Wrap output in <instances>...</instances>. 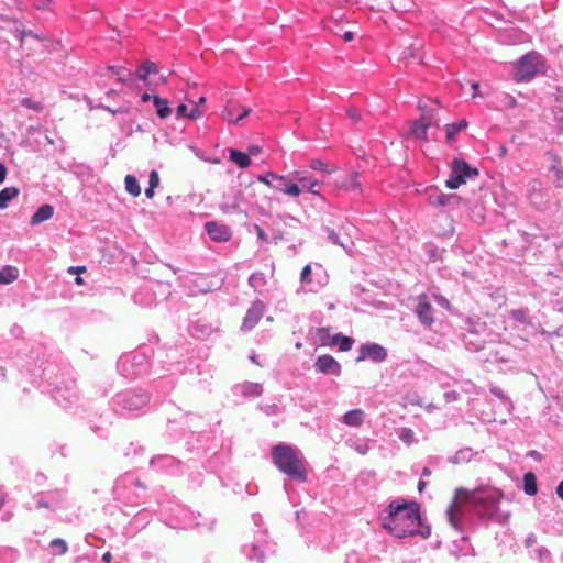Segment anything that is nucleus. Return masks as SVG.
I'll list each match as a JSON object with an SVG mask.
<instances>
[{"instance_id":"19","label":"nucleus","mask_w":563,"mask_h":563,"mask_svg":"<svg viewBox=\"0 0 563 563\" xmlns=\"http://www.w3.org/2000/svg\"><path fill=\"white\" fill-rule=\"evenodd\" d=\"M264 310L265 305L262 300L253 301L252 305L246 310V313L243 318L241 330L243 332H249L253 330L262 319Z\"/></svg>"},{"instance_id":"37","label":"nucleus","mask_w":563,"mask_h":563,"mask_svg":"<svg viewBox=\"0 0 563 563\" xmlns=\"http://www.w3.org/2000/svg\"><path fill=\"white\" fill-rule=\"evenodd\" d=\"M153 104L156 110V114L161 119H166L170 115L172 109L167 99L161 98L159 96L153 97Z\"/></svg>"},{"instance_id":"31","label":"nucleus","mask_w":563,"mask_h":563,"mask_svg":"<svg viewBox=\"0 0 563 563\" xmlns=\"http://www.w3.org/2000/svg\"><path fill=\"white\" fill-rule=\"evenodd\" d=\"M522 489L526 495L534 496L538 493L537 476L532 472H527L522 477Z\"/></svg>"},{"instance_id":"40","label":"nucleus","mask_w":563,"mask_h":563,"mask_svg":"<svg viewBox=\"0 0 563 563\" xmlns=\"http://www.w3.org/2000/svg\"><path fill=\"white\" fill-rule=\"evenodd\" d=\"M108 70L118 77L120 82H130L134 79V73L124 66L112 65L108 66Z\"/></svg>"},{"instance_id":"27","label":"nucleus","mask_w":563,"mask_h":563,"mask_svg":"<svg viewBox=\"0 0 563 563\" xmlns=\"http://www.w3.org/2000/svg\"><path fill=\"white\" fill-rule=\"evenodd\" d=\"M365 418V412L357 408L349 410L344 413L342 418V422L350 427H360L363 424Z\"/></svg>"},{"instance_id":"1","label":"nucleus","mask_w":563,"mask_h":563,"mask_svg":"<svg viewBox=\"0 0 563 563\" xmlns=\"http://www.w3.org/2000/svg\"><path fill=\"white\" fill-rule=\"evenodd\" d=\"M461 496L472 505L482 521H492L499 525H507L509 522L510 511H501L499 509V501L503 497V493L499 489L489 486H481L474 490L457 488L446 509L448 521L456 531H465L464 515L457 506V499Z\"/></svg>"},{"instance_id":"41","label":"nucleus","mask_w":563,"mask_h":563,"mask_svg":"<svg viewBox=\"0 0 563 563\" xmlns=\"http://www.w3.org/2000/svg\"><path fill=\"white\" fill-rule=\"evenodd\" d=\"M19 188L16 187H5L0 190V210H3L8 207V205L19 196Z\"/></svg>"},{"instance_id":"30","label":"nucleus","mask_w":563,"mask_h":563,"mask_svg":"<svg viewBox=\"0 0 563 563\" xmlns=\"http://www.w3.org/2000/svg\"><path fill=\"white\" fill-rule=\"evenodd\" d=\"M158 73V67L154 62L146 60L141 66L137 67L134 73V78L139 80L146 81L150 75H154Z\"/></svg>"},{"instance_id":"42","label":"nucleus","mask_w":563,"mask_h":563,"mask_svg":"<svg viewBox=\"0 0 563 563\" xmlns=\"http://www.w3.org/2000/svg\"><path fill=\"white\" fill-rule=\"evenodd\" d=\"M342 186L350 191H362V185L360 181V174L357 172H351L349 173L343 183Z\"/></svg>"},{"instance_id":"63","label":"nucleus","mask_w":563,"mask_h":563,"mask_svg":"<svg viewBox=\"0 0 563 563\" xmlns=\"http://www.w3.org/2000/svg\"><path fill=\"white\" fill-rule=\"evenodd\" d=\"M311 266L310 265H306L303 266L301 273H300V282L302 284H310L311 283Z\"/></svg>"},{"instance_id":"61","label":"nucleus","mask_w":563,"mask_h":563,"mask_svg":"<svg viewBox=\"0 0 563 563\" xmlns=\"http://www.w3.org/2000/svg\"><path fill=\"white\" fill-rule=\"evenodd\" d=\"M310 168L313 170H320L323 173H329L328 164L322 159L316 158L310 162Z\"/></svg>"},{"instance_id":"44","label":"nucleus","mask_w":563,"mask_h":563,"mask_svg":"<svg viewBox=\"0 0 563 563\" xmlns=\"http://www.w3.org/2000/svg\"><path fill=\"white\" fill-rule=\"evenodd\" d=\"M298 184L302 191L310 192L312 195L319 196L320 194L314 190V187L320 185V181L312 178L311 176H302L298 178Z\"/></svg>"},{"instance_id":"6","label":"nucleus","mask_w":563,"mask_h":563,"mask_svg":"<svg viewBox=\"0 0 563 563\" xmlns=\"http://www.w3.org/2000/svg\"><path fill=\"white\" fill-rule=\"evenodd\" d=\"M150 402V395L142 389H126L115 394L111 401L112 410L122 417H134L142 412Z\"/></svg>"},{"instance_id":"64","label":"nucleus","mask_w":563,"mask_h":563,"mask_svg":"<svg viewBox=\"0 0 563 563\" xmlns=\"http://www.w3.org/2000/svg\"><path fill=\"white\" fill-rule=\"evenodd\" d=\"M344 563H361V554L357 551H351L346 554Z\"/></svg>"},{"instance_id":"34","label":"nucleus","mask_w":563,"mask_h":563,"mask_svg":"<svg viewBox=\"0 0 563 563\" xmlns=\"http://www.w3.org/2000/svg\"><path fill=\"white\" fill-rule=\"evenodd\" d=\"M468 125L465 119L445 125V137L448 142L455 140V136Z\"/></svg>"},{"instance_id":"52","label":"nucleus","mask_w":563,"mask_h":563,"mask_svg":"<svg viewBox=\"0 0 563 563\" xmlns=\"http://www.w3.org/2000/svg\"><path fill=\"white\" fill-rule=\"evenodd\" d=\"M533 558L540 563H553V556L550 550L543 545L533 550Z\"/></svg>"},{"instance_id":"35","label":"nucleus","mask_w":563,"mask_h":563,"mask_svg":"<svg viewBox=\"0 0 563 563\" xmlns=\"http://www.w3.org/2000/svg\"><path fill=\"white\" fill-rule=\"evenodd\" d=\"M258 181L266 184L277 190H279L284 185V176L277 175L273 172H267L266 174L258 175Z\"/></svg>"},{"instance_id":"13","label":"nucleus","mask_w":563,"mask_h":563,"mask_svg":"<svg viewBox=\"0 0 563 563\" xmlns=\"http://www.w3.org/2000/svg\"><path fill=\"white\" fill-rule=\"evenodd\" d=\"M242 553L249 559L263 563L266 554L276 553V543L266 538V531H261L250 544L242 545Z\"/></svg>"},{"instance_id":"53","label":"nucleus","mask_w":563,"mask_h":563,"mask_svg":"<svg viewBox=\"0 0 563 563\" xmlns=\"http://www.w3.org/2000/svg\"><path fill=\"white\" fill-rule=\"evenodd\" d=\"M283 183L284 185L280 186L282 188L279 189V191H283L292 197H298L301 194V188L298 183H290L285 176Z\"/></svg>"},{"instance_id":"14","label":"nucleus","mask_w":563,"mask_h":563,"mask_svg":"<svg viewBox=\"0 0 563 563\" xmlns=\"http://www.w3.org/2000/svg\"><path fill=\"white\" fill-rule=\"evenodd\" d=\"M36 509L46 508L52 511L63 508L66 500V493L62 489L38 492L33 495Z\"/></svg>"},{"instance_id":"17","label":"nucleus","mask_w":563,"mask_h":563,"mask_svg":"<svg viewBox=\"0 0 563 563\" xmlns=\"http://www.w3.org/2000/svg\"><path fill=\"white\" fill-rule=\"evenodd\" d=\"M427 194L429 205L435 208L446 207L449 209H456L462 202H464V199L461 196L456 194H443L433 187H430Z\"/></svg>"},{"instance_id":"56","label":"nucleus","mask_w":563,"mask_h":563,"mask_svg":"<svg viewBox=\"0 0 563 563\" xmlns=\"http://www.w3.org/2000/svg\"><path fill=\"white\" fill-rule=\"evenodd\" d=\"M49 548L59 555H63L68 551L67 542L60 538L53 539L49 543Z\"/></svg>"},{"instance_id":"7","label":"nucleus","mask_w":563,"mask_h":563,"mask_svg":"<svg viewBox=\"0 0 563 563\" xmlns=\"http://www.w3.org/2000/svg\"><path fill=\"white\" fill-rule=\"evenodd\" d=\"M147 490V486L135 474L125 473L120 476L112 488L113 498L123 505H139Z\"/></svg>"},{"instance_id":"46","label":"nucleus","mask_w":563,"mask_h":563,"mask_svg":"<svg viewBox=\"0 0 563 563\" xmlns=\"http://www.w3.org/2000/svg\"><path fill=\"white\" fill-rule=\"evenodd\" d=\"M510 319L519 322L523 325L531 324V318L529 316V310L527 308L512 309L509 312Z\"/></svg>"},{"instance_id":"55","label":"nucleus","mask_w":563,"mask_h":563,"mask_svg":"<svg viewBox=\"0 0 563 563\" xmlns=\"http://www.w3.org/2000/svg\"><path fill=\"white\" fill-rule=\"evenodd\" d=\"M88 428L91 432H93L97 437L101 439H106L109 434L108 427L104 426L103 423L99 424L95 421H89Z\"/></svg>"},{"instance_id":"62","label":"nucleus","mask_w":563,"mask_h":563,"mask_svg":"<svg viewBox=\"0 0 563 563\" xmlns=\"http://www.w3.org/2000/svg\"><path fill=\"white\" fill-rule=\"evenodd\" d=\"M188 481L192 488L200 487L202 485V473H200V472L191 473L188 477Z\"/></svg>"},{"instance_id":"43","label":"nucleus","mask_w":563,"mask_h":563,"mask_svg":"<svg viewBox=\"0 0 563 563\" xmlns=\"http://www.w3.org/2000/svg\"><path fill=\"white\" fill-rule=\"evenodd\" d=\"M19 277V269L12 265H5L0 271V285H8Z\"/></svg>"},{"instance_id":"50","label":"nucleus","mask_w":563,"mask_h":563,"mask_svg":"<svg viewBox=\"0 0 563 563\" xmlns=\"http://www.w3.org/2000/svg\"><path fill=\"white\" fill-rule=\"evenodd\" d=\"M330 327H322L316 330V336L320 345L332 346V335L330 334Z\"/></svg>"},{"instance_id":"36","label":"nucleus","mask_w":563,"mask_h":563,"mask_svg":"<svg viewBox=\"0 0 563 563\" xmlns=\"http://www.w3.org/2000/svg\"><path fill=\"white\" fill-rule=\"evenodd\" d=\"M229 158L236 164L240 168H247L252 161L246 152H241L235 148H231L229 152Z\"/></svg>"},{"instance_id":"59","label":"nucleus","mask_w":563,"mask_h":563,"mask_svg":"<svg viewBox=\"0 0 563 563\" xmlns=\"http://www.w3.org/2000/svg\"><path fill=\"white\" fill-rule=\"evenodd\" d=\"M32 3L38 11H53V0H32Z\"/></svg>"},{"instance_id":"20","label":"nucleus","mask_w":563,"mask_h":563,"mask_svg":"<svg viewBox=\"0 0 563 563\" xmlns=\"http://www.w3.org/2000/svg\"><path fill=\"white\" fill-rule=\"evenodd\" d=\"M313 367L317 373L324 375L340 376L342 372L341 364L330 354H323L316 358Z\"/></svg>"},{"instance_id":"22","label":"nucleus","mask_w":563,"mask_h":563,"mask_svg":"<svg viewBox=\"0 0 563 563\" xmlns=\"http://www.w3.org/2000/svg\"><path fill=\"white\" fill-rule=\"evenodd\" d=\"M433 311L434 309L427 300V296L421 295L415 308V313L423 327L431 328L434 323Z\"/></svg>"},{"instance_id":"29","label":"nucleus","mask_w":563,"mask_h":563,"mask_svg":"<svg viewBox=\"0 0 563 563\" xmlns=\"http://www.w3.org/2000/svg\"><path fill=\"white\" fill-rule=\"evenodd\" d=\"M241 200L242 196L240 192H238L231 200H224L223 202H221L219 205V209L225 214H231L235 212L242 213L243 210L240 208Z\"/></svg>"},{"instance_id":"24","label":"nucleus","mask_w":563,"mask_h":563,"mask_svg":"<svg viewBox=\"0 0 563 563\" xmlns=\"http://www.w3.org/2000/svg\"><path fill=\"white\" fill-rule=\"evenodd\" d=\"M236 109L238 106L235 103L228 102L224 109L222 110L221 117L229 123H238L242 119L246 118L251 112L249 108H243L241 113L235 114Z\"/></svg>"},{"instance_id":"38","label":"nucleus","mask_w":563,"mask_h":563,"mask_svg":"<svg viewBox=\"0 0 563 563\" xmlns=\"http://www.w3.org/2000/svg\"><path fill=\"white\" fill-rule=\"evenodd\" d=\"M236 388L245 397H258L263 394V386L258 383L246 382L236 386Z\"/></svg>"},{"instance_id":"15","label":"nucleus","mask_w":563,"mask_h":563,"mask_svg":"<svg viewBox=\"0 0 563 563\" xmlns=\"http://www.w3.org/2000/svg\"><path fill=\"white\" fill-rule=\"evenodd\" d=\"M388 357L387 349L376 342L362 343L357 349L356 363L371 361L375 364L384 363Z\"/></svg>"},{"instance_id":"23","label":"nucleus","mask_w":563,"mask_h":563,"mask_svg":"<svg viewBox=\"0 0 563 563\" xmlns=\"http://www.w3.org/2000/svg\"><path fill=\"white\" fill-rule=\"evenodd\" d=\"M449 553L456 559L466 555H475L474 548L466 536H462L460 539L454 540L450 545Z\"/></svg>"},{"instance_id":"16","label":"nucleus","mask_w":563,"mask_h":563,"mask_svg":"<svg viewBox=\"0 0 563 563\" xmlns=\"http://www.w3.org/2000/svg\"><path fill=\"white\" fill-rule=\"evenodd\" d=\"M150 466L156 472L177 475L181 473L183 462L169 454H158L150 460Z\"/></svg>"},{"instance_id":"9","label":"nucleus","mask_w":563,"mask_h":563,"mask_svg":"<svg viewBox=\"0 0 563 563\" xmlns=\"http://www.w3.org/2000/svg\"><path fill=\"white\" fill-rule=\"evenodd\" d=\"M514 77L518 82H528L539 74H545L547 60L543 55L532 51L517 59Z\"/></svg>"},{"instance_id":"32","label":"nucleus","mask_w":563,"mask_h":563,"mask_svg":"<svg viewBox=\"0 0 563 563\" xmlns=\"http://www.w3.org/2000/svg\"><path fill=\"white\" fill-rule=\"evenodd\" d=\"M325 232L328 234V239L333 243V244H336V245H340L341 247H343L347 253H351L352 252V246H353V242L350 238H345V239H341V236L339 235V233H336L333 229L331 228H325Z\"/></svg>"},{"instance_id":"5","label":"nucleus","mask_w":563,"mask_h":563,"mask_svg":"<svg viewBox=\"0 0 563 563\" xmlns=\"http://www.w3.org/2000/svg\"><path fill=\"white\" fill-rule=\"evenodd\" d=\"M460 331V339L464 347L472 353L484 351L489 344L496 343L500 339V334L478 316H464Z\"/></svg>"},{"instance_id":"57","label":"nucleus","mask_w":563,"mask_h":563,"mask_svg":"<svg viewBox=\"0 0 563 563\" xmlns=\"http://www.w3.org/2000/svg\"><path fill=\"white\" fill-rule=\"evenodd\" d=\"M398 438L406 444L417 442L416 434L411 428H401L398 432Z\"/></svg>"},{"instance_id":"28","label":"nucleus","mask_w":563,"mask_h":563,"mask_svg":"<svg viewBox=\"0 0 563 563\" xmlns=\"http://www.w3.org/2000/svg\"><path fill=\"white\" fill-rule=\"evenodd\" d=\"M476 455V452L470 448L465 446L455 452L454 455L450 456L448 462L454 465L467 463L472 461V459Z\"/></svg>"},{"instance_id":"33","label":"nucleus","mask_w":563,"mask_h":563,"mask_svg":"<svg viewBox=\"0 0 563 563\" xmlns=\"http://www.w3.org/2000/svg\"><path fill=\"white\" fill-rule=\"evenodd\" d=\"M354 342L352 336L344 335L341 332L332 335V346H338L341 352L350 351Z\"/></svg>"},{"instance_id":"51","label":"nucleus","mask_w":563,"mask_h":563,"mask_svg":"<svg viewBox=\"0 0 563 563\" xmlns=\"http://www.w3.org/2000/svg\"><path fill=\"white\" fill-rule=\"evenodd\" d=\"M249 285L254 288L255 290H258L263 288L266 285V276L262 272H254L249 276L247 279Z\"/></svg>"},{"instance_id":"18","label":"nucleus","mask_w":563,"mask_h":563,"mask_svg":"<svg viewBox=\"0 0 563 563\" xmlns=\"http://www.w3.org/2000/svg\"><path fill=\"white\" fill-rule=\"evenodd\" d=\"M9 32L19 40V45L21 48L24 47L26 41L34 40L35 42H42L45 40L43 33H37L34 30H26L23 22L20 20H14L9 27Z\"/></svg>"},{"instance_id":"2","label":"nucleus","mask_w":563,"mask_h":563,"mask_svg":"<svg viewBox=\"0 0 563 563\" xmlns=\"http://www.w3.org/2000/svg\"><path fill=\"white\" fill-rule=\"evenodd\" d=\"M34 383L51 395L53 400L63 408L73 406L78 400L76 379L67 364L59 365L54 361H45L33 371Z\"/></svg>"},{"instance_id":"8","label":"nucleus","mask_w":563,"mask_h":563,"mask_svg":"<svg viewBox=\"0 0 563 563\" xmlns=\"http://www.w3.org/2000/svg\"><path fill=\"white\" fill-rule=\"evenodd\" d=\"M151 349L141 347L134 352L122 354L117 362L118 373L128 378L136 379L150 369Z\"/></svg>"},{"instance_id":"58","label":"nucleus","mask_w":563,"mask_h":563,"mask_svg":"<svg viewBox=\"0 0 563 563\" xmlns=\"http://www.w3.org/2000/svg\"><path fill=\"white\" fill-rule=\"evenodd\" d=\"M549 172H551L554 176L555 186L563 188V169L561 168V166L551 165L549 167Z\"/></svg>"},{"instance_id":"48","label":"nucleus","mask_w":563,"mask_h":563,"mask_svg":"<svg viewBox=\"0 0 563 563\" xmlns=\"http://www.w3.org/2000/svg\"><path fill=\"white\" fill-rule=\"evenodd\" d=\"M552 115H553L554 130H555L556 134L562 135L563 134V107L554 106L552 108Z\"/></svg>"},{"instance_id":"21","label":"nucleus","mask_w":563,"mask_h":563,"mask_svg":"<svg viewBox=\"0 0 563 563\" xmlns=\"http://www.w3.org/2000/svg\"><path fill=\"white\" fill-rule=\"evenodd\" d=\"M205 230L209 238L218 243H224L231 240L232 231L223 223L217 221H209L205 223Z\"/></svg>"},{"instance_id":"60","label":"nucleus","mask_w":563,"mask_h":563,"mask_svg":"<svg viewBox=\"0 0 563 563\" xmlns=\"http://www.w3.org/2000/svg\"><path fill=\"white\" fill-rule=\"evenodd\" d=\"M144 451V448L139 442H131L129 443V446L124 451V455H136L139 453H142Z\"/></svg>"},{"instance_id":"10","label":"nucleus","mask_w":563,"mask_h":563,"mask_svg":"<svg viewBox=\"0 0 563 563\" xmlns=\"http://www.w3.org/2000/svg\"><path fill=\"white\" fill-rule=\"evenodd\" d=\"M201 514H195L185 505L175 504L167 510L165 523L174 529H192L201 526H207L202 522Z\"/></svg>"},{"instance_id":"39","label":"nucleus","mask_w":563,"mask_h":563,"mask_svg":"<svg viewBox=\"0 0 563 563\" xmlns=\"http://www.w3.org/2000/svg\"><path fill=\"white\" fill-rule=\"evenodd\" d=\"M153 518V512L150 511L148 509L146 508H143L141 510H139L133 517H132V520H131V523L137 528V529H142L144 528Z\"/></svg>"},{"instance_id":"47","label":"nucleus","mask_w":563,"mask_h":563,"mask_svg":"<svg viewBox=\"0 0 563 563\" xmlns=\"http://www.w3.org/2000/svg\"><path fill=\"white\" fill-rule=\"evenodd\" d=\"M489 391L492 395L497 397L500 402L506 407L508 411H510L514 407L511 399L506 395V393L499 387L495 385H490Z\"/></svg>"},{"instance_id":"45","label":"nucleus","mask_w":563,"mask_h":563,"mask_svg":"<svg viewBox=\"0 0 563 563\" xmlns=\"http://www.w3.org/2000/svg\"><path fill=\"white\" fill-rule=\"evenodd\" d=\"M525 33L519 29H510L501 34V42L508 45H514L522 41Z\"/></svg>"},{"instance_id":"11","label":"nucleus","mask_w":563,"mask_h":563,"mask_svg":"<svg viewBox=\"0 0 563 563\" xmlns=\"http://www.w3.org/2000/svg\"><path fill=\"white\" fill-rule=\"evenodd\" d=\"M486 362L505 365L511 368L514 365L520 363L522 354L520 350L508 342H503L499 339L496 343L489 344Z\"/></svg>"},{"instance_id":"49","label":"nucleus","mask_w":563,"mask_h":563,"mask_svg":"<svg viewBox=\"0 0 563 563\" xmlns=\"http://www.w3.org/2000/svg\"><path fill=\"white\" fill-rule=\"evenodd\" d=\"M125 190L132 197H139L141 194V187L135 176L126 175L124 179Z\"/></svg>"},{"instance_id":"26","label":"nucleus","mask_w":563,"mask_h":563,"mask_svg":"<svg viewBox=\"0 0 563 563\" xmlns=\"http://www.w3.org/2000/svg\"><path fill=\"white\" fill-rule=\"evenodd\" d=\"M54 216V207L48 203L42 205L31 217L30 224L37 225L44 221L52 219Z\"/></svg>"},{"instance_id":"54","label":"nucleus","mask_w":563,"mask_h":563,"mask_svg":"<svg viewBox=\"0 0 563 563\" xmlns=\"http://www.w3.org/2000/svg\"><path fill=\"white\" fill-rule=\"evenodd\" d=\"M410 528H412L413 532L412 536H421L423 539H427L431 536V526L428 523H423L422 517L420 516V523L419 525H410Z\"/></svg>"},{"instance_id":"25","label":"nucleus","mask_w":563,"mask_h":563,"mask_svg":"<svg viewBox=\"0 0 563 563\" xmlns=\"http://www.w3.org/2000/svg\"><path fill=\"white\" fill-rule=\"evenodd\" d=\"M430 126L431 121L428 120L426 115H421L419 119L412 121L410 133L419 140H427V132Z\"/></svg>"},{"instance_id":"4","label":"nucleus","mask_w":563,"mask_h":563,"mask_svg":"<svg viewBox=\"0 0 563 563\" xmlns=\"http://www.w3.org/2000/svg\"><path fill=\"white\" fill-rule=\"evenodd\" d=\"M271 456L277 470L290 481L299 484L308 481L307 461L297 446L280 442L272 446Z\"/></svg>"},{"instance_id":"3","label":"nucleus","mask_w":563,"mask_h":563,"mask_svg":"<svg viewBox=\"0 0 563 563\" xmlns=\"http://www.w3.org/2000/svg\"><path fill=\"white\" fill-rule=\"evenodd\" d=\"M420 505L412 500H393L384 509L382 527L398 539L412 536L410 525L420 523Z\"/></svg>"},{"instance_id":"12","label":"nucleus","mask_w":563,"mask_h":563,"mask_svg":"<svg viewBox=\"0 0 563 563\" xmlns=\"http://www.w3.org/2000/svg\"><path fill=\"white\" fill-rule=\"evenodd\" d=\"M450 175L445 180V186L449 189H457L464 185L468 179H474L479 175L477 167L470 165L462 158L454 157L450 164Z\"/></svg>"}]
</instances>
